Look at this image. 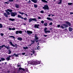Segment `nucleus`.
I'll return each instance as SVG.
<instances>
[{"label": "nucleus", "mask_w": 73, "mask_h": 73, "mask_svg": "<svg viewBox=\"0 0 73 73\" xmlns=\"http://www.w3.org/2000/svg\"><path fill=\"white\" fill-rule=\"evenodd\" d=\"M64 23L65 24H62V25L65 28H68V25L69 27L71 26V23H70V22L68 21H65Z\"/></svg>", "instance_id": "obj_1"}, {"label": "nucleus", "mask_w": 73, "mask_h": 73, "mask_svg": "<svg viewBox=\"0 0 73 73\" xmlns=\"http://www.w3.org/2000/svg\"><path fill=\"white\" fill-rule=\"evenodd\" d=\"M19 70H23L24 72V73H25L26 72H29V70L28 68H26L25 69L21 67L19 68Z\"/></svg>", "instance_id": "obj_2"}, {"label": "nucleus", "mask_w": 73, "mask_h": 73, "mask_svg": "<svg viewBox=\"0 0 73 73\" xmlns=\"http://www.w3.org/2000/svg\"><path fill=\"white\" fill-rule=\"evenodd\" d=\"M5 11H6V13H7V14L6 13H4L3 15L5 17H6L8 18V15H10V13H9V12L7 10H5Z\"/></svg>", "instance_id": "obj_3"}, {"label": "nucleus", "mask_w": 73, "mask_h": 73, "mask_svg": "<svg viewBox=\"0 0 73 73\" xmlns=\"http://www.w3.org/2000/svg\"><path fill=\"white\" fill-rule=\"evenodd\" d=\"M43 9L44 10H49V6L48 5H45L44 6V7H42Z\"/></svg>", "instance_id": "obj_4"}, {"label": "nucleus", "mask_w": 73, "mask_h": 73, "mask_svg": "<svg viewBox=\"0 0 73 73\" xmlns=\"http://www.w3.org/2000/svg\"><path fill=\"white\" fill-rule=\"evenodd\" d=\"M29 23H31L32 21H36V22H37V19L36 18L29 19Z\"/></svg>", "instance_id": "obj_5"}, {"label": "nucleus", "mask_w": 73, "mask_h": 73, "mask_svg": "<svg viewBox=\"0 0 73 73\" xmlns=\"http://www.w3.org/2000/svg\"><path fill=\"white\" fill-rule=\"evenodd\" d=\"M10 14H11V16H12L13 17H15L16 15H17V13H16V12H12V13H11Z\"/></svg>", "instance_id": "obj_6"}, {"label": "nucleus", "mask_w": 73, "mask_h": 73, "mask_svg": "<svg viewBox=\"0 0 73 73\" xmlns=\"http://www.w3.org/2000/svg\"><path fill=\"white\" fill-rule=\"evenodd\" d=\"M36 63V65H37V64H40V62L39 61H38L37 62H33L31 63V64L32 65H35Z\"/></svg>", "instance_id": "obj_7"}, {"label": "nucleus", "mask_w": 73, "mask_h": 73, "mask_svg": "<svg viewBox=\"0 0 73 73\" xmlns=\"http://www.w3.org/2000/svg\"><path fill=\"white\" fill-rule=\"evenodd\" d=\"M44 30V33H45L46 34L47 33H50V30H48V31L46 30H48V29L46 27L45 28Z\"/></svg>", "instance_id": "obj_8"}, {"label": "nucleus", "mask_w": 73, "mask_h": 73, "mask_svg": "<svg viewBox=\"0 0 73 73\" xmlns=\"http://www.w3.org/2000/svg\"><path fill=\"white\" fill-rule=\"evenodd\" d=\"M58 28H62V29H64V27L63 26V25H58L57 26Z\"/></svg>", "instance_id": "obj_9"}, {"label": "nucleus", "mask_w": 73, "mask_h": 73, "mask_svg": "<svg viewBox=\"0 0 73 73\" xmlns=\"http://www.w3.org/2000/svg\"><path fill=\"white\" fill-rule=\"evenodd\" d=\"M39 26H40V25L39 24H35L34 25V28H35L39 29V27H39Z\"/></svg>", "instance_id": "obj_10"}, {"label": "nucleus", "mask_w": 73, "mask_h": 73, "mask_svg": "<svg viewBox=\"0 0 73 73\" xmlns=\"http://www.w3.org/2000/svg\"><path fill=\"white\" fill-rule=\"evenodd\" d=\"M27 33L28 35H29L30 34H32L33 33L32 32V31H27Z\"/></svg>", "instance_id": "obj_11"}, {"label": "nucleus", "mask_w": 73, "mask_h": 73, "mask_svg": "<svg viewBox=\"0 0 73 73\" xmlns=\"http://www.w3.org/2000/svg\"><path fill=\"white\" fill-rule=\"evenodd\" d=\"M19 13H20V14H21L22 15H25L26 16H28V15H27V14L24 13L23 12L21 13V12L19 11Z\"/></svg>", "instance_id": "obj_12"}, {"label": "nucleus", "mask_w": 73, "mask_h": 73, "mask_svg": "<svg viewBox=\"0 0 73 73\" xmlns=\"http://www.w3.org/2000/svg\"><path fill=\"white\" fill-rule=\"evenodd\" d=\"M2 46L3 47H3H5V48H7V49H8V50L9 49H10V48L9 47H8V46H5L4 45H3Z\"/></svg>", "instance_id": "obj_13"}, {"label": "nucleus", "mask_w": 73, "mask_h": 73, "mask_svg": "<svg viewBox=\"0 0 73 73\" xmlns=\"http://www.w3.org/2000/svg\"><path fill=\"white\" fill-rule=\"evenodd\" d=\"M34 3H37V0H31Z\"/></svg>", "instance_id": "obj_14"}, {"label": "nucleus", "mask_w": 73, "mask_h": 73, "mask_svg": "<svg viewBox=\"0 0 73 73\" xmlns=\"http://www.w3.org/2000/svg\"><path fill=\"white\" fill-rule=\"evenodd\" d=\"M17 17L18 18H21L22 19H23V17H22L21 16H20L19 14L18 15Z\"/></svg>", "instance_id": "obj_15"}, {"label": "nucleus", "mask_w": 73, "mask_h": 73, "mask_svg": "<svg viewBox=\"0 0 73 73\" xmlns=\"http://www.w3.org/2000/svg\"><path fill=\"white\" fill-rule=\"evenodd\" d=\"M9 20L10 21H15V19H14L10 18L9 19Z\"/></svg>", "instance_id": "obj_16"}, {"label": "nucleus", "mask_w": 73, "mask_h": 73, "mask_svg": "<svg viewBox=\"0 0 73 73\" xmlns=\"http://www.w3.org/2000/svg\"><path fill=\"white\" fill-rule=\"evenodd\" d=\"M7 11L9 12H10L11 13H12V9H7Z\"/></svg>", "instance_id": "obj_17"}, {"label": "nucleus", "mask_w": 73, "mask_h": 73, "mask_svg": "<svg viewBox=\"0 0 73 73\" xmlns=\"http://www.w3.org/2000/svg\"><path fill=\"white\" fill-rule=\"evenodd\" d=\"M18 40H19V41H21L23 40V39L21 37H18L17 38Z\"/></svg>", "instance_id": "obj_18"}, {"label": "nucleus", "mask_w": 73, "mask_h": 73, "mask_svg": "<svg viewBox=\"0 0 73 73\" xmlns=\"http://www.w3.org/2000/svg\"><path fill=\"white\" fill-rule=\"evenodd\" d=\"M31 44H35V40H31Z\"/></svg>", "instance_id": "obj_19"}, {"label": "nucleus", "mask_w": 73, "mask_h": 73, "mask_svg": "<svg viewBox=\"0 0 73 73\" xmlns=\"http://www.w3.org/2000/svg\"><path fill=\"white\" fill-rule=\"evenodd\" d=\"M15 6L17 8H19V5L17 4H15Z\"/></svg>", "instance_id": "obj_20"}, {"label": "nucleus", "mask_w": 73, "mask_h": 73, "mask_svg": "<svg viewBox=\"0 0 73 73\" xmlns=\"http://www.w3.org/2000/svg\"><path fill=\"white\" fill-rule=\"evenodd\" d=\"M59 2L58 4H62V0H59Z\"/></svg>", "instance_id": "obj_21"}, {"label": "nucleus", "mask_w": 73, "mask_h": 73, "mask_svg": "<svg viewBox=\"0 0 73 73\" xmlns=\"http://www.w3.org/2000/svg\"><path fill=\"white\" fill-rule=\"evenodd\" d=\"M69 31L70 32H72V28L70 27L69 28Z\"/></svg>", "instance_id": "obj_22"}, {"label": "nucleus", "mask_w": 73, "mask_h": 73, "mask_svg": "<svg viewBox=\"0 0 73 73\" xmlns=\"http://www.w3.org/2000/svg\"><path fill=\"white\" fill-rule=\"evenodd\" d=\"M41 1L42 2H44V3H48V1L45 0H41Z\"/></svg>", "instance_id": "obj_23"}, {"label": "nucleus", "mask_w": 73, "mask_h": 73, "mask_svg": "<svg viewBox=\"0 0 73 73\" xmlns=\"http://www.w3.org/2000/svg\"><path fill=\"white\" fill-rule=\"evenodd\" d=\"M15 54H13V55H12L11 56L9 55V56H8L10 58L11 57H13V56H15Z\"/></svg>", "instance_id": "obj_24"}, {"label": "nucleus", "mask_w": 73, "mask_h": 73, "mask_svg": "<svg viewBox=\"0 0 73 73\" xmlns=\"http://www.w3.org/2000/svg\"><path fill=\"white\" fill-rule=\"evenodd\" d=\"M8 51H9V53H8L9 54H11V53H12V52H11V50L9 49L8 50Z\"/></svg>", "instance_id": "obj_25"}, {"label": "nucleus", "mask_w": 73, "mask_h": 73, "mask_svg": "<svg viewBox=\"0 0 73 73\" xmlns=\"http://www.w3.org/2000/svg\"><path fill=\"white\" fill-rule=\"evenodd\" d=\"M40 47L39 46L37 47L36 49V48H35V49H37V50H40Z\"/></svg>", "instance_id": "obj_26"}, {"label": "nucleus", "mask_w": 73, "mask_h": 73, "mask_svg": "<svg viewBox=\"0 0 73 73\" xmlns=\"http://www.w3.org/2000/svg\"><path fill=\"white\" fill-rule=\"evenodd\" d=\"M10 58L8 56L7 57L6 59V60L7 61H9V60H10Z\"/></svg>", "instance_id": "obj_27"}, {"label": "nucleus", "mask_w": 73, "mask_h": 73, "mask_svg": "<svg viewBox=\"0 0 73 73\" xmlns=\"http://www.w3.org/2000/svg\"><path fill=\"white\" fill-rule=\"evenodd\" d=\"M23 48L24 49H25V50H26V49H28V47L27 46H26V47H23Z\"/></svg>", "instance_id": "obj_28"}, {"label": "nucleus", "mask_w": 73, "mask_h": 73, "mask_svg": "<svg viewBox=\"0 0 73 73\" xmlns=\"http://www.w3.org/2000/svg\"><path fill=\"white\" fill-rule=\"evenodd\" d=\"M72 4H73V3H68V5H72Z\"/></svg>", "instance_id": "obj_29"}, {"label": "nucleus", "mask_w": 73, "mask_h": 73, "mask_svg": "<svg viewBox=\"0 0 73 73\" xmlns=\"http://www.w3.org/2000/svg\"><path fill=\"white\" fill-rule=\"evenodd\" d=\"M47 20H51V21H52V20H51L52 19L48 17L47 18Z\"/></svg>", "instance_id": "obj_30"}, {"label": "nucleus", "mask_w": 73, "mask_h": 73, "mask_svg": "<svg viewBox=\"0 0 73 73\" xmlns=\"http://www.w3.org/2000/svg\"><path fill=\"white\" fill-rule=\"evenodd\" d=\"M9 37L10 38H11V37H12L13 38H14V39H15V37L14 36H9Z\"/></svg>", "instance_id": "obj_31"}, {"label": "nucleus", "mask_w": 73, "mask_h": 73, "mask_svg": "<svg viewBox=\"0 0 73 73\" xmlns=\"http://www.w3.org/2000/svg\"><path fill=\"white\" fill-rule=\"evenodd\" d=\"M3 25L2 24L0 23V28H3Z\"/></svg>", "instance_id": "obj_32"}, {"label": "nucleus", "mask_w": 73, "mask_h": 73, "mask_svg": "<svg viewBox=\"0 0 73 73\" xmlns=\"http://www.w3.org/2000/svg\"><path fill=\"white\" fill-rule=\"evenodd\" d=\"M48 25V23H45L44 24V25L45 27H46L47 25Z\"/></svg>", "instance_id": "obj_33"}, {"label": "nucleus", "mask_w": 73, "mask_h": 73, "mask_svg": "<svg viewBox=\"0 0 73 73\" xmlns=\"http://www.w3.org/2000/svg\"><path fill=\"white\" fill-rule=\"evenodd\" d=\"M34 7L35 8H37V5H36V4L34 5Z\"/></svg>", "instance_id": "obj_34"}, {"label": "nucleus", "mask_w": 73, "mask_h": 73, "mask_svg": "<svg viewBox=\"0 0 73 73\" xmlns=\"http://www.w3.org/2000/svg\"><path fill=\"white\" fill-rule=\"evenodd\" d=\"M1 60L2 61H4V60H5V58H1Z\"/></svg>", "instance_id": "obj_35"}, {"label": "nucleus", "mask_w": 73, "mask_h": 73, "mask_svg": "<svg viewBox=\"0 0 73 73\" xmlns=\"http://www.w3.org/2000/svg\"><path fill=\"white\" fill-rule=\"evenodd\" d=\"M15 34H16V35H18V30L17 31H15Z\"/></svg>", "instance_id": "obj_36"}, {"label": "nucleus", "mask_w": 73, "mask_h": 73, "mask_svg": "<svg viewBox=\"0 0 73 73\" xmlns=\"http://www.w3.org/2000/svg\"><path fill=\"white\" fill-rule=\"evenodd\" d=\"M31 52H32L33 54H35V51L33 50Z\"/></svg>", "instance_id": "obj_37"}, {"label": "nucleus", "mask_w": 73, "mask_h": 73, "mask_svg": "<svg viewBox=\"0 0 73 73\" xmlns=\"http://www.w3.org/2000/svg\"><path fill=\"white\" fill-rule=\"evenodd\" d=\"M23 19H24V20L25 21L27 20V17H25L24 18H23Z\"/></svg>", "instance_id": "obj_38"}, {"label": "nucleus", "mask_w": 73, "mask_h": 73, "mask_svg": "<svg viewBox=\"0 0 73 73\" xmlns=\"http://www.w3.org/2000/svg\"><path fill=\"white\" fill-rule=\"evenodd\" d=\"M14 54H15V55H14V56H15V57H19V56L17 54H16V53H14Z\"/></svg>", "instance_id": "obj_39"}, {"label": "nucleus", "mask_w": 73, "mask_h": 73, "mask_svg": "<svg viewBox=\"0 0 73 73\" xmlns=\"http://www.w3.org/2000/svg\"><path fill=\"white\" fill-rule=\"evenodd\" d=\"M22 32L21 31H19V34H22Z\"/></svg>", "instance_id": "obj_40"}, {"label": "nucleus", "mask_w": 73, "mask_h": 73, "mask_svg": "<svg viewBox=\"0 0 73 73\" xmlns=\"http://www.w3.org/2000/svg\"><path fill=\"white\" fill-rule=\"evenodd\" d=\"M3 48V45L1 46H0V50H1V48Z\"/></svg>", "instance_id": "obj_41"}, {"label": "nucleus", "mask_w": 73, "mask_h": 73, "mask_svg": "<svg viewBox=\"0 0 73 73\" xmlns=\"http://www.w3.org/2000/svg\"><path fill=\"white\" fill-rule=\"evenodd\" d=\"M41 23L42 24H44V21H41Z\"/></svg>", "instance_id": "obj_42"}, {"label": "nucleus", "mask_w": 73, "mask_h": 73, "mask_svg": "<svg viewBox=\"0 0 73 73\" xmlns=\"http://www.w3.org/2000/svg\"><path fill=\"white\" fill-rule=\"evenodd\" d=\"M40 13H44V11H40Z\"/></svg>", "instance_id": "obj_43"}, {"label": "nucleus", "mask_w": 73, "mask_h": 73, "mask_svg": "<svg viewBox=\"0 0 73 73\" xmlns=\"http://www.w3.org/2000/svg\"><path fill=\"white\" fill-rule=\"evenodd\" d=\"M14 1L13 0H9V2H12V1Z\"/></svg>", "instance_id": "obj_44"}, {"label": "nucleus", "mask_w": 73, "mask_h": 73, "mask_svg": "<svg viewBox=\"0 0 73 73\" xmlns=\"http://www.w3.org/2000/svg\"><path fill=\"white\" fill-rule=\"evenodd\" d=\"M38 37H37V38H36L35 39H34V40H38Z\"/></svg>", "instance_id": "obj_45"}, {"label": "nucleus", "mask_w": 73, "mask_h": 73, "mask_svg": "<svg viewBox=\"0 0 73 73\" xmlns=\"http://www.w3.org/2000/svg\"><path fill=\"white\" fill-rule=\"evenodd\" d=\"M1 35L2 36H4V34L3 33H1Z\"/></svg>", "instance_id": "obj_46"}, {"label": "nucleus", "mask_w": 73, "mask_h": 73, "mask_svg": "<svg viewBox=\"0 0 73 73\" xmlns=\"http://www.w3.org/2000/svg\"><path fill=\"white\" fill-rule=\"evenodd\" d=\"M52 22H51L49 24V25H52Z\"/></svg>", "instance_id": "obj_47"}, {"label": "nucleus", "mask_w": 73, "mask_h": 73, "mask_svg": "<svg viewBox=\"0 0 73 73\" xmlns=\"http://www.w3.org/2000/svg\"><path fill=\"white\" fill-rule=\"evenodd\" d=\"M11 45V46H13V47H15V45L13 44Z\"/></svg>", "instance_id": "obj_48"}, {"label": "nucleus", "mask_w": 73, "mask_h": 73, "mask_svg": "<svg viewBox=\"0 0 73 73\" xmlns=\"http://www.w3.org/2000/svg\"><path fill=\"white\" fill-rule=\"evenodd\" d=\"M17 66L18 67H20L21 66L19 64H17Z\"/></svg>", "instance_id": "obj_49"}, {"label": "nucleus", "mask_w": 73, "mask_h": 73, "mask_svg": "<svg viewBox=\"0 0 73 73\" xmlns=\"http://www.w3.org/2000/svg\"><path fill=\"white\" fill-rule=\"evenodd\" d=\"M9 44H10L11 45L13 43H12V42H9Z\"/></svg>", "instance_id": "obj_50"}, {"label": "nucleus", "mask_w": 73, "mask_h": 73, "mask_svg": "<svg viewBox=\"0 0 73 73\" xmlns=\"http://www.w3.org/2000/svg\"><path fill=\"white\" fill-rule=\"evenodd\" d=\"M9 31H11V30H12V29L11 28H9Z\"/></svg>", "instance_id": "obj_51"}, {"label": "nucleus", "mask_w": 73, "mask_h": 73, "mask_svg": "<svg viewBox=\"0 0 73 73\" xmlns=\"http://www.w3.org/2000/svg\"><path fill=\"white\" fill-rule=\"evenodd\" d=\"M35 41H36V42H38V40H35Z\"/></svg>", "instance_id": "obj_52"}, {"label": "nucleus", "mask_w": 73, "mask_h": 73, "mask_svg": "<svg viewBox=\"0 0 73 73\" xmlns=\"http://www.w3.org/2000/svg\"><path fill=\"white\" fill-rule=\"evenodd\" d=\"M23 55H25V53L23 52L22 53Z\"/></svg>", "instance_id": "obj_53"}, {"label": "nucleus", "mask_w": 73, "mask_h": 73, "mask_svg": "<svg viewBox=\"0 0 73 73\" xmlns=\"http://www.w3.org/2000/svg\"><path fill=\"white\" fill-rule=\"evenodd\" d=\"M5 4H9V3H8L7 2H6L5 3Z\"/></svg>", "instance_id": "obj_54"}, {"label": "nucleus", "mask_w": 73, "mask_h": 73, "mask_svg": "<svg viewBox=\"0 0 73 73\" xmlns=\"http://www.w3.org/2000/svg\"><path fill=\"white\" fill-rule=\"evenodd\" d=\"M12 30H13V31H14V30H15V28H12Z\"/></svg>", "instance_id": "obj_55"}, {"label": "nucleus", "mask_w": 73, "mask_h": 73, "mask_svg": "<svg viewBox=\"0 0 73 73\" xmlns=\"http://www.w3.org/2000/svg\"><path fill=\"white\" fill-rule=\"evenodd\" d=\"M38 18L39 19H41V17H38Z\"/></svg>", "instance_id": "obj_56"}, {"label": "nucleus", "mask_w": 73, "mask_h": 73, "mask_svg": "<svg viewBox=\"0 0 73 73\" xmlns=\"http://www.w3.org/2000/svg\"><path fill=\"white\" fill-rule=\"evenodd\" d=\"M47 35H44V37H46L47 36Z\"/></svg>", "instance_id": "obj_57"}, {"label": "nucleus", "mask_w": 73, "mask_h": 73, "mask_svg": "<svg viewBox=\"0 0 73 73\" xmlns=\"http://www.w3.org/2000/svg\"><path fill=\"white\" fill-rule=\"evenodd\" d=\"M31 69H33V67H32V66L31 67Z\"/></svg>", "instance_id": "obj_58"}, {"label": "nucleus", "mask_w": 73, "mask_h": 73, "mask_svg": "<svg viewBox=\"0 0 73 73\" xmlns=\"http://www.w3.org/2000/svg\"><path fill=\"white\" fill-rule=\"evenodd\" d=\"M50 15H51V14L49 15H48V17H50Z\"/></svg>", "instance_id": "obj_59"}, {"label": "nucleus", "mask_w": 73, "mask_h": 73, "mask_svg": "<svg viewBox=\"0 0 73 73\" xmlns=\"http://www.w3.org/2000/svg\"><path fill=\"white\" fill-rule=\"evenodd\" d=\"M15 46H17V44H15Z\"/></svg>", "instance_id": "obj_60"}, {"label": "nucleus", "mask_w": 73, "mask_h": 73, "mask_svg": "<svg viewBox=\"0 0 73 73\" xmlns=\"http://www.w3.org/2000/svg\"><path fill=\"white\" fill-rule=\"evenodd\" d=\"M33 44H32V43H31V44L29 45V46H31Z\"/></svg>", "instance_id": "obj_61"}, {"label": "nucleus", "mask_w": 73, "mask_h": 73, "mask_svg": "<svg viewBox=\"0 0 73 73\" xmlns=\"http://www.w3.org/2000/svg\"><path fill=\"white\" fill-rule=\"evenodd\" d=\"M28 3H31V1L29 0Z\"/></svg>", "instance_id": "obj_62"}, {"label": "nucleus", "mask_w": 73, "mask_h": 73, "mask_svg": "<svg viewBox=\"0 0 73 73\" xmlns=\"http://www.w3.org/2000/svg\"><path fill=\"white\" fill-rule=\"evenodd\" d=\"M52 16H54V15L52 14L51 15Z\"/></svg>", "instance_id": "obj_63"}, {"label": "nucleus", "mask_w": 73, "mask_h": 73, "mask_svg": "<svg viewBox=\"0 0 73 73\" xmlns=\"http://www.w3.org/2000/svg\"><path fill=\"white\" fill-rule=\"evenodd\" d=\"M35 38H37V36L36 35V36H35Z\"/></svg>", "instance_id": "obj_64"}]
</instances>
